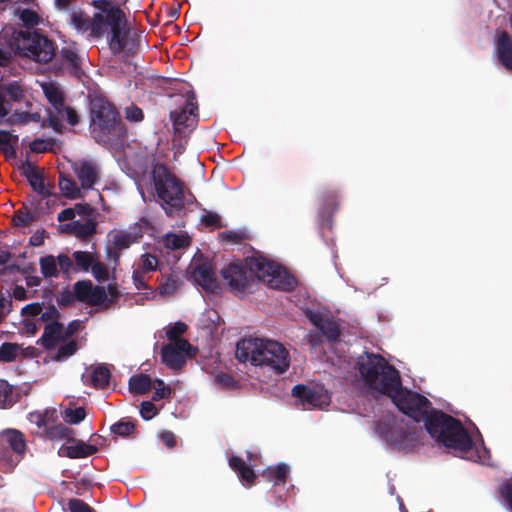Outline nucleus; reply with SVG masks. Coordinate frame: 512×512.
<instances>
[{
    "label": "nucleus",
    "instance_id": "2eb2a0df",
    "mask_svg": "<svg viewBox=\"0 0 512 512\" xmlns=\"http://www.w3.org/2000/svg\"><path fill=\"white\" fill-rule=\"evenodd\" d=\"M67 337H69L68 329L62 324L54 322L45 327L42 343L46 348H56V346L60 345Z\"/></svg>",
    "mask_w": 512,
    "mask_h": 512
},
{
    "label": "nucleus",
    "instance_id": "bf43d9fd",
    "mask_svg": "<svg viewBox=\"0 0 512 512\" xmlns=\"http://www.w3.org/2000/svg\"><path fill=\"white\" fill-rule=\"evenodd\" d=\"M57 264L64 272H68L72 266L70 258L66 255H59L57 258Z\"/></svg>",
    "mask_w": 512,
    "mask_h": 512
},
{
    "label": "nucleus",
    "instance_id": "423d86ee",
    "mask_svg": "<svg viewBox=\"0 0 512 512\" xmlns=\"http://www.w3.org/2000/svg\"><path fill=\"white\" fill-rule=\"evenodd\" d=\"M10 46L19 55L42 63L49 62L55 54V47L49 39L29 31L14 32Z\"/></svg>",
    "mask_w": 512,
    "mask_h": 512
},
{
    "label": "nucleus",
    "instance_id": "58836bf2",
    "mask_svg": "<svg viewBox=\"0 0 512 512\" xmlns=\"http://www.w3.org/2000/svg\"><path fill=\"white\" fill-rule=\"evenodd\" d=\"M77 266L81 269L88 271L95 259V255L89 252L77 251L73 254Z\"/></svg>",
    "mask_w": 512,
    "mask_h": 512
},
{
    "label": "nucleus",
    "instance_id": "de8ad7c7",
    "mask_svg": "<svg viewBox=\"0 0 512 512\" xmlns=\"http://www.w3.org/2000/svg\"><path fill=\"white\" fill-rule=\"evenodd\" d=\"M124 113L126 119L131 122H140L144 117L142 110L135 105L126 107Z\"/></svg>",
    "mask_w": 512,
    "mask_h": 512
},
{
    "label": "nucleus",
    "instance_id": "6ab92c4d",
    "mask_svg": "<svg viewBox=\"0 0 512 512\" xmlns=\"http://www.w3.org/2000/svg\"><path fill=\"white\" fill-rule=\"evenodd\" d=\"M141 234L135 231L114 230L108 235L109 242L113 249L121 251L127 249L132 243L136 242Z\"/></svg>",
    "mask_w": 512,
    "mask_h": 512
},
{
    "label": "nucleus",
    "instance_id": "c03bdc74",
    "mask_svg": "<svg viewBox=\"0 0 512 512\" xmlns=\"http://www.w3.org/2000/svg\"><path fill=\"white\" fill-rule=\"evenodd\" d=\"M94 226L90 222L84 224L79 222H73V233L79 237H86L92 234Z\"/></svg>",
    "mask_w": 512,
    "mask_h": 512
},
{
    "label": "nucleus",
    "instance_id": "f03ea898",
    "mask_svg": "<svg viewBox=\"0 0 512 512\" xmlns=\"http://www.w3.org/2000/svg\"><path fill=\"white\" fill-rule=\"evenodd\" d=\"M94 7L96 11L92 21L82 11H72L70 21L73 27L79 32L90 30L91 36L105 37L115 55L134 54L139 46L138 35L129 28L124 12L107 0L95 1Z\"/></svg>",
    "mask_w": 512,
    "mask_h": 512
},
{
    "label": "nucleus",
    "instance_id": "79ce46f5",
    "mask_svg": "<svg viewBox=\"0 0 512 512\" xmlns=\"http://www.w3.org/2000/svg\"><path fill=\"white\" fill-rule=\"evenodd\" d=\"M2 89L3 94L6 93L12 101H20L23 97V89L17 82L2 86Z\"/></svg>",
    "mask_w": 512,
    "mask_h": 512
},
{
    "label": "nucleus",
    "instance_id": "3c124183",
    "mask_svg": "<svg viewBox=\"0 0 512 512\" xmlns=\"http://www.w3.org/2000/svg\"><path fill=\"white\" fill-rule=\"evenodd\" d=\"M141 416L145 420H150L157 414V408L149 401L143 402L140 409Z\"/></svg>",
    "mask_w": 512,
    "mask_h": 512
},
{
    "label": "nucleus",
    "instance_id": "603ef678",
    "mask_svg": "<svg viewBox=\"0 0 512 512\" xmlns=\"http://www.w3.org/2000/svg\"><path fill=\"white\" fill-rule=\"evenodd\" d=\"M42 312V305L39 303H31L22 308V315L25 317H35Z\"/></svg>",
    "mask_w": 512,
    "mask_h": 512
},
{
    "label": "nucleus",
    "instance_id": "412c9836",
    "mask_svg": "<svg viewBox=\"0 0 512 512\" xmlns=\"http://www.w3.org/2000/svg\"><path fill=\"white\" fill-rule=\"evenodd\" d=\"M119 296L117 288L113 285L95 286L92 292L91 303L93 305L108 306L116 301Z\"/></svg>",
    "mask_w": 512,
    "mask_h": 512
},
{
    "label": "nucleus",
    "instance_id": "4be33fe9",
    "mask_svg": "<svg viewBox=\"0 0 512 512\" xmlns=\"http://www.w3.org/2000/svg\"><path fill=\"white\" fill-rule=\"evenodd\" d=\"M496 51L500 62L512 70V42L506 32H500L497 37Z\"/></svg>",
    "mask_w": 512,
    "mask_h": 512
},
{
    "label": "nucleus",
    "instance_id": "393cba45",
    "mask_svg": "<svg viewBox=\"0 0 512 512\" xmlns=\"http://www.w3.org/2000/svg\"><path fill=\"white\" fill-rule=\"evenodd\" d=\"M230 467L237 472L240 481L244 486H251L254 483L255 474L250 467H248L244 461L237 457H232L229 460Z\"/></svg>",
    "mask_w": 512,
    "mask_h": 512
},
{
    "label": "nucleus",
    "instance_id": "37998d69",
    "mask_svg": "<svg viewBox=\"0 0 512 512\" xmlns=\"http://www.w3.org/2000/svg\"><path fill=\"white\" fill-rule=\"evenodd\" d=\"M186 328V324L182 322L175 323L172 327H169L167 329V337L170 339L171 342L181 340L179 336L186 331Z\"/></svg>",
    "mask_w": 512,
    "mask_h": 512
},
{
    "label": "nucleus",
    "instance_id": "f3484780",
    "mask_svg": "<svg viewBox=\"0 0 512 512\" xmlns=\"http://www.w3.org/2000/svg\"><path fill=\"white\" fill-rule=\"evenodd\" d=\"M196 109L197 107L193 102V99H189L180 113L177 114L176 112H172L171 118L175 129L181 131L182 128L192 127L195 123Z\"/></svg>",
    "mask_w": 512,
    "mask_h": 512
},
{
    "label": "nucleus",
    "instance_id": "0eeeda50",
    "mask_svg": "<svg viewBox=\"0 0 512 512\" xmlns=\"http://www.w3.org/2000/svg\"><path fill=\"white\" fill-rule=\"evenodd\" d=\"M43 93L52 108L48 111V122L56 132H61L62 122L67 121L71 125L78 122L76 112L64 104V94L60 86L52 81L40 84Z\"/></svg>",
    "mask_w": 512,
    "mask_h": 512
},
{
    "label": "nucleus",
    "instance_id": "1a4fd4ad",
    "mask_svg": "<svg viewBox=\"0 0 512 512\" xmlns=\"http://www.w3.org/2000/svg\"><path fill=\"white\" fill-rule=\"evenodd\" d=\"M377 433L389 446L401 451L412 450L417 440L414 430L407 432L404 427L395 420L380 423L377 427Z\"/></svg>",
    "mask_w": 512,
    "mask_h": 512
},
{
    "label": "nucleus",
    "instance_id": "2f4dec72",
    "mask_svg": "<svg viewBox=\"0 0 512 512\" xmlns=\"http://www.w3.org/2000/svg\"><path fill=\"white\" fill-rule=\"evenodd\" d=\"M59 188L62 194L70 199H77L82 196L81 191L77 187L76 183L62 175L59 179Z\"/></svg>",
    "mask_w": 512,
    "mask_h": 512
},
{
    "label": "nucleus",
    "instance_id": "052dcab7",
    "mask_svg": "<svg viewBox=\"0 0 512 512\" xmlns=\"http://www.w3.org/2000/svg\"><path fill=\"white\" fill-rule=\"evenodd\" d=\"M12 295L15 299H17L19 301H23L28 298L26 289L23 286H19V285L15 286V288L13 289Z\"/></svg>",
    "mask_w": 512,
    "mask_h": 512
},
{
    "label": "nucleus",
    "instance_id": "bb28decb",
    "mask_svg": "<svg viewBox=\"0 0 512 512\" xmlns=\"http://www.w3.org/2000/svg\"><path fill=\"white\" fill-rule=\"evenodd\" d=\"M163 245L169 250L184 249L190 245V237L184 232L168 233L163 238Z\"/></svg>",
    "mask_w": 512,
    "mask_h": 512
},
{
    "label": "nucleus",
    "instance_id": "6e6552de",
    "mask_svg": "<svg viewBox=\"0 0 512 512\" xmlns=\"http://www.w3.org/2000/svg\"><path fill=\"white\" fill-rule=\"evenodd\" d=\"M248 266L259 280L271 288L289 290L295 285V279L284 268L266 258H252Z\"/></svg>",
    "mask_w": 512,
    "mask_h": 512
},
{
    "label": "nucleus",
    "instance_id": "49530a36",
    "mask_svg": "<svg viewBox=\"0 0 512 512\" xmlns=\"http://www.w3.org/2000/svg\"><path fill=\"white\" fill-rule=\"evenodd\" d=\"M154 389H155V392H154V395H153V400H160V399H164V398H167L169 395H170V388L167 387L164 382L160 379H157L155 382H154Z\"/></svg>",
    "mask_w": 512,
    "mask_h": 512
},
{
    "label": "nucleus",
    "instance_id": "473e14b6",
    "mask_svg": "<svg viewBox=\"0 0 512 512\" xmlns=\"http://www.w3.org/2000/svg\"><path fill=\"white\" fill-rule=\"evenodd\" d=\"M57 352L53 356L54 359L61 361L72 356L76 351V343L69 337H67L60 345L56 346Z\"/></svg>",
    "mask_w": 512,
    "mask_h": 512
},
{
    "label": "nucleus",
    "instance_id": "cd10ccee",
    "mask_svg": "<svg viewBox=\"0 0 512 512\" xmlns=\"http://www.w3.org/2000/svg\"><path fill=\"white\" fill-rule=\"evenodd\" d=\"M151 386L150 377L144 374L135 375L129 381V389L135 394H144L150 390Z\"/></svg>",
    "mask_w": 512,
    "mask_h": 512
},
{
    "label": "nucleus",
    "instance_id": "7ed1b4c3",
    "mask_svg": "<svg viewBox=\"0 0 512 512\" xmlns=\"http://www.w3.org/2000/svg\"><path fill=\"white\" fill-rule=\"evenodd\" d=\"M235 354L240 362L266 367L276 374L284 373L290 365V354L286 347L270 339H243L237 344Z\"/></svg>",
    "mask_w": 512,
    "mask_h": 512
},
{
    "label": "nucleus",
    "instance_id": "a18cd8bd",
    "mask_svg": "<svg viewBox=\"0 0 512 512\" xmlns=\"http://www.w3.org/2000/svg\"><path fill=\"white\" fill-rule=\"evenodd\" d=\"M90 269H91L94 277L98 280H105L109 276V272H108V269L106 268V266L103 263L97 261L96 258L94 259L93 264Z\"/></svg>",
    "mask_w": 512,
    "mask_h": 512
},
{
    "label": "nucleus",
    "instance_id": "5fc2aeb1",
    "mask_svg": "<svg viewBox=\"0 0 512 512\" xmlns=\"http://www.w3.org/2000/svg\"><path fill=\"white\" fill-rule=\"evenodd\" d=\"M46 237L47 233L44 230H37L30 237L29 243L34 247H39L44 243Z\"/></svg>",
    "mask_w": 512,
    "mask_h": 512
},
{
    "label": "nucleus",
    "instance_id": "09e8293b",
    "mask_svg": "<svg viewBox=\"0 0 512 512\" xmlns=\"http://www.w3.org/2000/svg\"><path fill=\"white\" fill-rule=\"evenodd\" d=\"M20 19L26 26H34L39 22V16L32 10H22L20 12Z\"/></svg>",
    "mask_w": 512,
    "mask_h": 512
},
{
    "label": "nucleus",
    "instance_id": "e2e57ef3",
    "mask_svg": "<svg viewBox=\"0 0 512 512\" xmlns=\"http://www.w3.org/2000/svg\"><path fill=\"white\" fill-rule=\"evenodd\" d=\"M40 118L41 117L38 113H33V114L23 113V114L19 115V118L17 121H19L20 123L26 124L30 121H39Z\"/></svg>",
    "mask_w": 512,
    "mask_h": 512
},
{
    "label": "nucleus",
    "instance_id": "9b49d317",
    "mask_svg": "<svg viewBox=\"0 0 512 512\" xmlns=\"http://www.w3.org/2000/svg\"><path fill=\"white\" fill-rule=\"evenodd\" d=\"M189 274L194 283L206 291L214 292L219 287L212 264L206 259L194 258L189 266Z\"/></svg>",
    "mask_w": 512,
    "mask_h": 512
},
{
    "label": "nucleus",
    "instance_id": "a19ab883",
    "mask_svg": "<svg viewBox=\"0 0 512 512\" xmlns=\"http://www.w3.org/2000/svg\"><path fill=\"white\" fill-rule=\"evenodd\" d=\"M85 416V410L81 407L76 409H65L63 413L64 420L70 424L80 423L85 418Z\"/></svg>",
    "mask_w": 512,
    "mask_h": 512
},
{
    "label": "nucleus",
    "instance_id": "9d476101",
    "mask_svg": "<svg viewBox=\"0 0 512 512\" xmlns=\"http://www.w3.org/2000/svg\"><path fill=\"white\" fill-rule=\"evenodd\" d=\"M293 396L299 400L304 409L324 408L331 400L330 394L321 385H297L293 388Z\"/></svg>",
    "mask_w": 512,
    "mask_h": 512
},
{
    "label": "nucleus",
    "instance_id": "b1692460",
    "mask_svg": "<svg viewBox=\"0 0 512 512\" xmlns=\"http://www.w3.org/2000/svg\"><path fill=\"white\" fill-rule=\"evenodd\" d=\"M57 410L55 408H47L44 411L31 412L28 420L31 424L36 425L38 429H48V427L57 421Z\"/></svg>",
    "mask_w": 512,
    "mask_h": 512
},
{
    "label": "nucleus",
    "instance_id": "c85d7f7f",
    "mask_svg": "<svg viewBox=\"0 0 512 512\" xmlns=\"http://www.w3.org/2000/svg\"><path fill=\"white\" fill-rule=\"evenodd\" d=\"M3 440L7 442L9 447L17 454H21L25 450V441L23 435L15 430L7 431L3 435Z\"/></svg>",
    "mask_w": 512,
    "mask_h": 512
},
{
    "label": "nucleus",
    "instance_id": "5701e85b",
    "mask_svg": "<svg viewBox=\"0 0 512 512\" xmlns=\"http://www.w3.org/2000/svg\"><path fill=\"white\" fill-rule=\"evenodd\" d=\"M24 173L34 191L43 197L51 195V187L49 183H46L43 176L38 171H36L34 167L30 165L27 166L24 170Z\"/></svg>",
    "mask_w": 512,
    "mask_h": 512
},
{
    "label": "nucleus",
    "instance_id": "aec40b11",
    "mask_svg": "<svg viewBox=\"0 0 512 512\" xmlns=\"http://www.w3.org/2000/svg\"><path fill=\"white\" fill-rule=\"evenodd\" d=\"M83 189L91 188L98 180L99 173L95 165L89 162H82L74 167Z\"/></svg>",
    "mask_w": 512,
    "mask_h": 512
},
{
    "label": "nucleus",
    "instance_id": "338daca9",
    "mask_svg": "<svg viewBox=\"0 0 512 512\" xmlns=\"http://www.w3.org/2000/svg\"><path fill=\"white\" fill-rule=\"evenodd\" d=\"M203 222L212 227H217L220 225V219L216 214L205 215L203 217Z\"/></svg>",
    "mask_w": 512,
    "mask_h": 512
},
{
    "label": "nucleus",
    "instance_id": "6e6d98bb",
    "mask_svg": "<svg viewBox=\"0 0 512 512\" xmlns=\"http://www.w3.org/2000/svg\"><path fill=\"white\" fill-rule=\"evenodd\" d=\"M10 112L9 103L5 99L3 94L2 85H0V120L5 118Z\"/></svg>",
    "mask_w": 512,
    "mask_h": 512
},
{
    "label": "nucleus",
    "instance_id": "0e129e2a",
    "mask_svg": "<svg viewBox=\"0 0 512 512\" xmlns=\"http://www.w3.org/2000/svg\"><path fill=\"white\" fill-rule=\"evenodd\" d=\"M160 438L167 447H173L175 445V436L171 432L161 433Z\"/></svg>",
    "mask_w": 512,
    "mask_h": 512
},
{
    "label": "nucleus",
    "instance_id": "20e7f679",
    "mask_svg": "<svg viewBox=\"0 0 512 512\" xmlns=\"http://www.w3.org/2000/svg\"><path fill=\"white\" fill-rule=\"evenodd\" d=\"M137 186L142 198L145 200V191L161 201L167 213L172 209H181L184 206L185 192L181 180L164 165L154 166L148 177L137 181Z\"/></svg>",
    "mask_w": 512,
    "mask_h": 512
},
{
    "label": "nucleus",
    "instance_id": "72a5a7b5",
    "mask_svg": "<svg viewBox=\"0 0 512 512\" xmlns=\"http://www.w3.org/2000/svg\"><path fill=\"white\" fill-rule=\"evenodd\" d=\"M41 273L45 277H54L58 273L57 259L52 256H45L40 259Z\"/></svg>",
    "mask_w": 512,
    "mask_h": 512
},
{
    "label": "nucleus",
    "instance_id": "a878e982",
    "mask_svg": "<svg viewBox=\"0 0 512 512\" xmlns=\"http://www.w3.org/2000/svg\"><path fill=\"white\" fill-rule=\"evenodd\" d=\"M62 451L70 458H83L94 454L97 447L83 441H77L64 447Z\"/></svg>",
    "mask_w": 512,
    "mask_h": 512
},
{
    "label": "nucleus",
    "instance_id": "4c0bfd02",
    "mask_svg": "<svg viewBox=\"0 0 512 512\" xmlns=\"http://www.w3.org/2000/svg\"><path fill=\"white\" fill-rule=\"evenodd\" d=\"M179 288V281L174 276L167 277L158 286V292L161 295L168 296L172 295Z\"/></svg>",
    "mask_w": 512,
    "mask_h": 512
},
{
    "label": "nucleus",
    "instance_id": "7c9ffc66",
    "mask_svg": "<svg viewBox=\"0 0 512 512\" xmlns=\"http://www.w3.org/2000/svg\"><path fill=\"white\" fill-rule=\"evenodd\" d=\"M18 143V137L5 130H0V150L7 156L15 155V147Z\"/></svg>",
    "mask_w": 512,
    "mask_h": 512
},
{
    "label": "nucleus",
    "instance_id": "a211bd4d",
    "mask_svg": "<svg viewBox=\"0 0 512 512\" xmlns=\"http://www.w3.org/2000/svg\"><path fill=\"white\" fill-rule=\"evenodd\" d=\"M109 377V370L105 366H91L86 368L82 381L96 388H104L108 384Z\"/></svg>",
    "mask_w": 512,
    "mask_h": 512
},
{
    "label": "nucleus",
    "instance_id": "4468645a",
    "mask_svg": "<svg viewBox=\"0 0 512 512\" xmlns=\"http://www.w3.org/2000/svg\"><path fill=\"white\" fill-rule=\"evenodd\" d=\"M222 276L233 291L242 290L247 282L246 271L239 263H231L225 267Z\"/></svg>",
    "mask_w": 512,
    "mask_h": 512
},
{
    "label": "nucleus",
    "instance_id": "864d4df0",
    "mask_svg": "<svg viewBox=\"0 0 512 512\" xmlns=\"http://www.w3.org/2000/svg\"><path fill=\"white\" fill-rule=\"evenodd\" d=\"M69 509L70 512H92L87 504L78 499H72L69 501Z\"/></svg>",
    "mask_w": 512,
    "mask_h": 512
},
{
    "label": "nucleus",
    "instance_id": "680f3d73",
    "mask_svg": "<svg viewBox=\"0 0 512 512\" xmlns=\"http://www.w3.org/2000/svg\"><path fill=\"white\" fill-rule=\"evenodd\" d=\"M74 217H75V210L73 208H67V209L62 210L58 214L57 219H58V221L62 222V221L72 220Z\"/></svg>",
    "mask_w": 512,
    "mask_h": 512
},
{
    "label": "nucleus",
    "instance_id": "ea45409f",
    "mask_svg": "<svg viewBox=\"0 0 512 512\" xmlns=\"http://www.w3.org/2000/svg\"><path fill=\"white\" fill-rule=\"evenodd\" d=\"M19 346L12 343H5L0 347V360L5 362L13 361L19 353Z\"/></svg>",
    "mask_w": 512,
    "mask_h": 512
},
{
    "label": "nucleus",
    "instance_id": "c756f323",
    "mask_svg": "<svg viewBox=\"0 0 512 512\" xmlns=\"http://www.w3.org/2000/svg\"><path fill=\"white\" fill-rule=\"evenodd\" d=\"M38 217L39 213L35 209L24 206L15 213L14 222L18 226H26L36 221Z\"/></svg>",
    "mask_w": 512,
    "mask_h": 512
},
{
    "label": "nucleus",
    "instance_id": "774afa93",
    "mask_svg": "<svg viewBox=\"0 0 512 512\" xmlns=\"http://www.w3.org/2000/svg\"><path fill=\"white\" fill-rule=\"evenodd\" d=\"M48 144L41 140H35L31 143L30 148L34 152H44L47 150Z\"/></svg>",
    "mask_w": 512,
    "mask_h": 512
},
{
    "label": "nucleus",
    "instance_id": "e433bc0d",
    "mask_svg": "<svg viewBox=\"0 0 512 512\" xmlns=\"http://www.w3.org/2000/svg\"><path fill=\"white\" fill-rule=\"evenodd\" d=\"M93 288L89 282H77L74 291L79 300L91 303Z\"/></svg>",
    "mask_w": 512,
    "mask_h": 512
},
{
    "label": "nucleus",
    "instance_id": "39448f33",
    "mask_svg": "<svg viewBox=\"0 0 512 512\" xmlns=\"http://www.w3.org/2000/svg\"><path fill=\"white\" fill-rule=\"evenodd\" d=\"M125 130L114 107L103 98L91 101V133L98 142L110 143Z\"/></svg>",
    "mask_w": 512,
    "mask_h": 512
},
{
    "label": "nucleus",
    "instance_id": "4d7b16f0",
    "mask_svg": "<svg viewBox=\"0 0 512 512\" xmlns=\"http://www.w3.org/2000/svg\"><path fill=\"white\" fill-rule=\"evenodd\" d=\"M217 383L226 388H232L235 386L233 378L226 374H220L216 377Z\"/></svg>",
    "mask_w": 512,
    "mask_h": 512
},
{
    "label": "nucleus",
    "instance_id": "dca6fc26",
    "mask_svg": "<svg viewBox=\"0 0 512 512\" xmlns=\"http://www.w3.org/2000/svg\"><path fill=\"white\" fill-rule=\"evenodd\" d=\"M308 317L329 340H335L339 336V325L334 320L315 312H310Z\"/></svg>",
    "mask_w": 512,
    "mask_h": 512
},
{
    "label": "nucleus",
    "instance_id": "c9c22d12",
    "mask_svg": "<svg viewBox=\"0 0 512 512\" xmlns=\"http://www.w3.org/2000/svg\"><path fill=\"white\" fill-rule=\"evenodd\" d=\"M13 389L5 380H0V408H7L13 403Z\"/></svg>",
    "mask_w": 512,
    "mask_h": 512
},
{
    "label": "nucleus",
    "instance_id": "f257e3e1",
    "mask_svg": "<svg viewBox=\"0 0 512 512\" xmlns=\"http://www.w3.org/2000/svg\"><path fill=\"white\" fill-rule=\"evenodd\" d=\"M357 365L362 380L371 392L387 395L401 412L416 422L423 421L426 430L436 441L472 461L484 463L489 458L486 448L478 449L460 422L432 411L427 398L404 389L398 371L384 358L366 353L358 358Z\"/></svg>",
    "mask_w": 512,
    "mask_h": 512
},
{
    "label": "nucleus",
    "instance_id": "f704fd0d",
    "mask_svg": "<svg viewBox=\"0 0 512 512\" xmlns=\"http://www.w3.org/2000/svg\"><path fill=\"white\" fill-rule=\"evenodd\" d=\"M289 473V467L285 464H279L276 467H269L264 471V476L269 480L284 482Z\"/></svg>",
    "mask_w": 512,
    "mask_h": 512
},
{
    "label": "nucleus",
    "instance_id": "ddd939ff",
    "mask_svg": "<svg viewBox=\"0 0 512 512\" xmlns=\"http://www.w3.org/2000/svg\"><path fill=\"white\" fill-rule=\"evenodd\" d=\"M133 282L137 289H144L147 287L144 275L157 269H161L158 258L151 253L142 254L139 259L134 263Z\"/></svg>",
    "mask_w": 512,
    "mask_h": 512
},
{
    "label": "nucleus",
    "instance_id": "8fccbe9b",
    "mask_svg": "<svg viewBox=\"0 0 512 512\" xmlns=\"http://www.w3.org/2000/svg\"><path fill=\"white\" fill-rule=\"evenodd\" d=\"M112 430L115 434L127 436L133 432L134 425L130 422H119L113 425Z\"/></svg>",
    "mask_w": 512,
    "mask_h": 512
},
{
    "label": "nucleus",
    "instance_id": "69168bd1",
    "mask_svg": "<svg viewBox=\"0 0 512 512\" xmlns=\"http://www.w3.org/2000/svg\"><path fill=\"white\" fill-rule=\"evenodd\" d=\"M73 209L75 210V214L76 213L80 214V215H91L92 214V208L88 204L78 203L75 205V207Z\"/></svg>",
    "mask_w": 512,
    "mask_h": 512
},
{
    "label": "nucleus",
    "instance_id": "f8f14e48",
    "mask_svg": "<svg viewBox=\"0 0 512 512\" xmlns=\"http://www.w3.org/2000/svg\"><path fill=\"white\" fill-rule=\"evenodd\" d=\"M191 355V345L186 340L171 342L162 349V360L172 369L182 367Z\"/></svg>",
    "mask_w": 512,
    "mask_h": 512
},
{
    "label": "nucleus",
    "instance_id": "13d9d810",
    "mask_svg": "<svg viewBox=\"0 0 512 512\" xmlns=\"http://www.w3.org/2000/svg\"><path fill=\"white\" fill-rule=\"evenodd\" d=\"M501 493L512 510V479L502 487Z\"/></svg>",
    "mask_w": 512,
    "mask_h": 512
}]
</instances>
